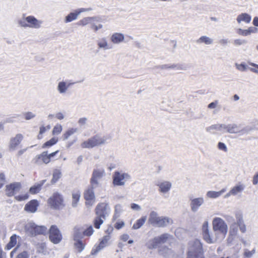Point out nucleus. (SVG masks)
<instances>
[{
    "mask_svg": "<svg viewBox=\"0 0 258 258\" xmlns=\"http://www.w3.org/2000/svg\"><path fill=\"white\" fill-rule=\"evenodd\" d=\"M202 230L203 235L210 231L209 229V222L207 220L204 222Z\"/></svg>",
    "mask_w": 258,
    "mask_h": 258,
    "instance_id": "obj_55",
    "label": "nucleus"
},
{
    "mask_svg": "<svg viewBox=\"0 0 258 258\" xmlns=\"http://www.w3.org/2000/svg\"><path fill=\"white\" fill-rule=\"evenodd\" d=\"M49 239L54 244L59 243L62 240V234L55 225H52L49 230Z\"/></svg>",
    "mask_w": 258,
    "mask_h": 258,
    "instance_id": "obj_12",
    "label": "nucleus"
},
{
    "mask_svg": "<svg viewBox=\"0 0 258 258\" xmlns=\"http://www.w3.org/2000/svg\"><path fill=\"white\" fill-rule=\"evenodd\" d=\"M122 211V207L121 205L118 204L115 206L114 217L118 218Z\"/></svg>",
    "mask_w": 258,
    "mask_h": 258,
    "instance_id": "obj_53",
    "label": "nucleus"
},
{
    "mask_svg": "<svg viewBox=\"0 0 258 258\" xmlns=\"http://www.w3.org/2000/svg\"><path fill=\"white\" fill-rule=\"evenodd\" d=\"M18 236L16 234H13L11 236L10 241L7 244L6 247L7 249L9 250L15 246L17 243V238Z\"/></svg>",
    "mask_w": 258,
    "mask_h": 258,
    "instance_id": "obj_40",
    "label": "nucleus"
},
{
    "mask_svg": "<svg viewBox=\"0 0 258 258\" xmlns=\"http://www.w3.org/2000/svg\"><path fill=\"white\" fill-rule=\"evenodd\" d=\"M58 142V139L56 137L51 138L48 141L45 142L42 146V148L49 147L55 145Z\"/></svg>",
    "mask_w": 258,
    "mask_h": 258,
    "instance_id": "obj_46",
    "label": "nucleus"
},
{
    "mask_svg": "<svg viewBox=\"0 0 258 258\" xmlns=\"http://www.w3.org/2000/svg\"><path fill=\"white\" fill-rule=\"evenodd\" d=\"M124 35L120 32H114L110 35V41L113 44H119L124 41Z\"/></svg>",
    "mask_w": 258,
    "mask_h": 258,
    "instance_id": "obj_21",
    "label": "nucleus"
},
{
    "mask_svg": "<svg viewBox=\"0 0 258 258\" xmlns=\"http://www.w3.org/2000/svg\"><path fill=\"white\" fill-rule=\"evenodd\" d=\"M97 45L99 49L103 50H109L111 48V45L109 43L106 37H102L97 41Z\"/></svg>",
    "mask_w": 258,
    "mask_h": 258,
    "instance_id": "obj_22",
    "label": "nucleus"
},
{
    "mask_svg": "<svg viewBox=\"0 0 258 258\" xmlns=\"http://www.w3.org/2000/svg\"><path fill=\"white\" fill-rule=\"evenodd\" d=\"M93 21H99V18L98 17H85L78 22V25L79 26H85L89 24L91 25Z\"/></svg>",
    "mask_w": 258,
    "mask_h": 258,
    "instance_id": "obj_27",
    "label": "nucleus"
},
{
    "mask_svg": "<svg viewBox=\"0 0 258 258\" xmlns=\"http://www.w3.org/2000/svg\"><path fill=\"white\" fill-rule=\"evenodd\" d=\"M105 220V219L103 218L96 216L94 220V225L96 229H99L101 225L103 223Z\"/></svg>",
    "mask_w": 258,
    "mask_h": 258,
    "instance_id": "obj_44",
    "label": "nucleus"
},
{
    "mask_svg": "<svg viewBox=\"0 0 258 258\" xmlns=\"http://www.w3.org/2000/svg\"><path fill=\"white\" fill-rule=\"evenodd\" d=\"M204 199L203 197L194 198L190 200V207L192 212H197L201 206L204 203Z\"/></svg>",
    "mask_w": 258,
    "mask_h": 258,
    "instance_id": "obj_18",
    "label": "nucleus"
},
{
    "mask_svg": "<svg viewBox=\"0 0 258 258\" xmlns=\"http://www.w3.org/2000/svg\"><path fill=\"white\" fill-rule=\"evenodd\" d=\"M226 188H222L218 191L214 190H209L207 192L206 196L207 198L209 199H217L219 198L224 192L226 191Z\"/></svg>",
    "mask_w": 258,
    "mask_h": 258,
    "instance_id": "obj_28",
    "label": "nucleus"
},
{
    "mask_svg": "<svg viewBox=\"0 0 258 258\" xmlns=\"http://www.w3.org/2000/svg\"><path fill=\"white\" fill-rule=\"evenodd\" d=\"M110 239L109 235H105L103 237L100 243L98 245H95L91 251V254L96 255L99 251L108 245V241Z\"/></svg>",
    "mask_w": 258,
    "mask_h": 258,
    "instance_id": "obj_17",
    "label": "nucleus"
},
{
    "mask_svg": "<svg viewBox=\"0 0 258 258\" xmlns=\"http://www.w3.org/2000/svg\"><path fill=\"white\" fill-rule=\"evenodd\" d=\"M62 130V127L60 124H56L53 127L52 130V134L53 135H57L59 134Z\"/></svg>",
    "mask_w": 258,
    "mask_h": 258,
    "instance_id": "obj_52",
    "label": "nucleus"
},
{
    "mask_svg": "<svg viewBox=\"0 0 258 258\" xmlns=\"http://www.w3.org/2000/svg\"><path fill=\"white\" fill-rule=\"evenodd\" d=\"M23 139L24 136L21 134H17L15 136L11 137L8 144L9 151H14L16 150Z\"/></svg>",
    "mask_w": 258,
    "mask_h": 258,
    "instance_id": "obj_13",
    "label": "nucleus"
},
{
    "mask_svg": "<svg viewBox=\"0 0 258 258\" xmlns=\"http://www.w3.org/2000/svg\"><path fill=\"white\" fill-rule=\"evenodd\" d=\"M218 148L219 150L223 151L224 152L227 151V148L226 145L222 143V142H219L218 144Z\"/></svg>",
    "mask_w": 258,
    "mask_h": 258,
    "instance_id": "obj_60",
    "label": "nucleus"
},
{
    "mask_svg": "<svg viewBox=\"0 0 258 258\" xmlns=\"http://www.w3.org/2000/svg\"><path fill=\"white\" fill-rule=\"evenodd\" d=\"M82 237V232L78 229L75 228L74 231L73 239L74 241L80 240Z\"/></svg>",
    "mask_w": 258,
    "mask_h": 258,
    "instance_id": "obj_48",
    "label": "nucleus"
},
{
    "mask_svg": "<svg viewBox=\"0 0 258 258\" xmlns=\"http://www.w3.org/2000/svg\"><path fill=\"white\" fill-rule=\"evenodd\" d=\"M220 131L222 132L228 133L229 124H219Z\"/></svg>",
    "mask_w": 258,
    "mask_h": 258,
    "instance_id": "obj_59",
    "label": "nucleus"
},
{
    "mask_svg": "<svg viewBox=\"0 0 258 258\" xmlns=\"http://www.w3.org/2000/svg\"><path fill=\"white\" fill-rule=\"evenodd\" d=\"M21 184L20 182H14L6 186V194L12 197L20 189Z\"/></svg>",
    "mask_w": 258,
    "mask_h": 258,
    "instance_id": "obj_20",
    "label": "nucleus"
},
{
    "mask_svg": "<svg viewBox=\"0 0 258 258\" xmlns=\"http://www.w3.org/2000/svg\"><path fill=\"white\" fill-rule=\"evenodd\" d=\"M131 208L132 210L136 211H140L142 210L141 207L140 205L135 203H132L131 205Z\"/></svg>",
    "mask_w": 258,
    "mask_h": 258,
    "instance_id": "obj_62",
    "label": "nucleus"
},
{
    "mask_svg": "<svg viewBox=\"0 0 258 258\" xmlns=\"http://www.w3.org/2000/svg\"><path fill=\"white\" fill-rule=\"evenodd\" d=\"M23 116L26 120H29L35 118L36 114L31 111H27L23 113Z\"/></svg>",
    "mask_w": 258,
    "mask_h": 258,
    "instance_id": "obj_51",
    "label": "nucleus"
},
{
    "mask_svg": "<svg viewBox=\"0 0 258 258\" xmlns=\"http://www.w3.org/2000/svg\"><path fill=\"white\" fill-rule=\"evenodd\" d=\"M247 43V41L242 39H236L233 40V44L235 46H239Z\"/></svg>",
    "mask_w": 258,
    "mask_h": 258,
    "instance_id": "obj_54",
    "label": "nucleus"
},
{
    "mask_svg": "<svg viewBox=\"0 0 258 258\" xmlns=\"http://www.w3.org/2000/svg\"><path fill=\"white\" fill-rule=\"evenodd\" d=\"M159 68L162 70L166 69H173L178 71H185L186 70V66L183 64L177 63L172 64H163L159 67Z\"/></svg>",
    "mask_w": 258,
    "mask_h": 258,
    "instance_id": "obj_24",
    "label": "nucleus"
},
{
    "mask_svg": "<svg viewBox=\"0 0 258 258\" xmlns=\"http://www.w3.org/2000/svg\"><path fill=\"white\" fill-rule=\"evenodd\" d=\"M38 159L45 164L48 163L50 160L47 152H43L38 157Z\"/></svg>",
    "mask_w": 258,
    "mask_h": 258,
    "instance_id": "obj_43",
    "label": "nucleus"
},
{
    "mask_svg": "<svg viewBox=\"0 0 258 258\" xmlns=\"http://www.w3.org/2000/svg\"><path fill=\"white\" fill-rule=\"evenodd\" d=\"M213 39L207 36H202L197 40L198 44H204L205 45H211L213 43Z\"/></svg>",
    "mask_w": 258,
    "mask_h": 258,
    "instance_id": "obj_35",
    "label": "nucleus"
},
{
    "mask_svg": "<svg viewBox=\"0 0 258 258\" xmlns=\"http://www.w3.org/2000/svg\"><path fill=\"white\" fill-rule=\"evenodd\" d=\"M147 220L146 216H143L139 219L137 220L133 226V229H138L140 228L145 223Z\"/></svg>",
    "mask_w": 258,
    "mask_h": 258,
    "instance_id": "obj_39",
    "label": "nucleus"
},
{
    "mask_svg": "<svg viewBox=\"0 0 258 258\" xmlns=\"http://www.w3.org/2000/svg\"><path fill=\"white\" fill-rule=\"evenodd\" d=\"M97 187H93L92 185H90L84 192V198L86 200V204H89L92 202L95 199V194L94 191V188H97Z\"/></svg>",
    "mask_w": 258,
    "mask_h": 258,
    "instance_id": "obj_23",
    "label": "nucleus"
},
{
    "mask_svg": "<svg viewBox=\"0 0 258 258\" xmlns=\"http://www.w3.org/2000/svg\"><path fill=\"white\" fill-rule=\"evenodd\" d=\"M81 197V191L79 190H75L72 192V203L73 207H76L78 205Z\"/></svg>",
    "mask_w": 258,
    "mask_h": 258,
    "instance_id": "obj_33",
    "label": "nucleus"
},
{
    "mask_svg": "<svg viewBox=\"0 0 258 258\" xmlns=\"http://www.w3.org/2000/svg\"><path fill=\"white\" fill-rule=\"evenodd\" d=\"M97 21H93L91 26V29L94 32H97L99 30L103 28V26L101 24H97L95 22H97Z\"/></svg>",
    "mask_w": 258,
    "mask_h": 258,
    "instance_id": "obj_49",
    "label": "nucleus"
},
{
    "mask_svg": "<svg viewBox=\"0 0 258 258\" xmlns=\"http://www.w3.org/2000/svg\"><path fill=\"white\" fill-rule=\"evenodd\" d=\"M38 205L39 204L37 200H31L25 205V210L27 212L34 213L36 211Z\"/></svg>",
    "mask_w": 258,
    "mask_h": 258,
    "instance_id": "obj_26",
    "label": "nucleus"
},
{
    "mask_svg": "<svg viewBox=\"0 0 258 258\" xmlns=\"http://www.w3.org/2000/svg\"><path fill=\"white\" fill-rule=\"evenodd\" d=\"M62 176L61 170L60 168L54 169L53 171L52 178L51 180L52 184L55 183Z\"/></svg>",
    "mask_w": 258,
    "mask_h": 258,
    "instance_id": "obj_34",
    "label": "nucleus"
},
{
    "mask_svg": "<svg viewBox=\"0 0 258 258\" xmlns=\"http://www.w3.org/2000/svg\"><path fill=\"white\" fill-rule=\"evenodd\" d=\"M158 245L170 242L173 239V237L170 234L165 233L158 236L155 237Z\"/></svg>",
    "mask_w": 258,
    "mask_h": 258,
    "instance_id": "obj_25",
    "label": "nucleus"
},
{
    "mask_svg": "<svg viewBox=\"0 0 258 258\" xmlns=\"http://www.w3.org/2000/svg\"><path fill=\"white\" fill-rule=\"evenodd\" d=\"M245 185L241 183H238L231 188V193L233 196H236L239 194H241L245 188Z\"/></svg>",
    "mask_w": 258,
    "mask_h": 258,
    "instance_id": "obj_30",
    "label": "nucleus"
},
{
    "mask_svg": "<svg viewBox=\"0 0 258 258\" xmlns=\"http://www.w3.org/2000/svg\"><path fill=\"white\" fill-rule=\"evenodd\" d=\"M235 66L237 70L241 72H243L246 71L248 70V68L247 65L244 62H242L240 63H235Z\"/></svg>",
    "mask_w": 258,
    "mask_h": 258,
    "instance_id": "obj_42",
    "label": "nucleus"
},
{
    "mask_svg": "<svg viewBox=\"0 0 258 258\" xmlns=\"http://www.w3.org/2000/svg\"><path fill=\"white\" fill-rule=\"evenodd\" d=\"M248 35L251 34H255L258 32V29L255 27H249L248 28Z\"/></svg>",
    "mask_w": 258,
    "mask_h": 258,
    "instance_id": "obj_61",
    "label": "nucleus"
},
{
    "mask_svg": "<svg viewBox=\"0 0 258 258\" xmlns=\"http://www.w3.org/2000/svg\"><path fill=\"white\" fill-rule=\"evenodd\" d=\"M206 131L212 134L214 133V131H220L219 124H215L206 128Z\"/></svg>",
    "mask_w": 258,
    "mask_h": 258,
    "instance_id": "obj_47",
    "label": "nucleus"
},
{
    "mask_svg": "<svg viewBox=\"0 0 258 258\" xmlns=\"http://www.w3.org/2000/svg\"><path fill=\"white\" fill-rule=\"evenodd\" d=\"M187 258H205L202 244L199 239H195L189 242Z\"/></svg>",
    "mask_w": 258,
    "mask_h": 258,
    "instance_id": "obj_4",
    "label": "nucleus"
},
{
    "mask_svg": "<svg viewBox=\"0 0 258 258\" xmlns=\"http://www.w3.org/2000/svg\"><path fill=\"white\" fill-rule=\"evenodd\" d=\"M237 33L241 36H248V29H242L238 28L236 30Z\"/></svg>",
    "mask_w": 258,
    "mask_h": 258,
    "instance_id": "obj_56",
    "label": "nucleus"
},
{
    "mask_svg": "<svg viewBox=\"0 0 258 258\" xmlns=\"http://www.w3.org/2000/svg\"><path fill=\"white\" fill-rule=\"evenodd\" d=\"M111 209L107 203H101L97 205L95 208L96 216L106 219L110 214Z\"/></svg>",
    "mask_w": 258,
    "mask_h": 258,
    "instance_id": "obj_10",
    "label": "nucleus"
},
{
    "mask_svg": "<svg viewBox=\"0 0 258 258\" xmlns=\"http://www.w3.org/2000/svg\"><path fill=\"white\" fill-rule=\"evenodd\" d=\"M248 64L252 67H249L248 70L251 72L258 74V64L252 62H248Z\"/></svg>",
    "mask_w": 258,
    "mask_h": 258,
    "instance_id": "obj_50",
    "label": "nucleus"
},
{
    "mask_svg": "<svg viewBox=\"0 0 258 258\" xmlns=\"http://www.w3.org/2000/svg\"><path fill=\"white\" fill-rule=\"evenodd\" d=\"M47 232V229L45 226L36 225L35 236L37 234H45Z\"/></svg>",
    "mask_w": 258,
    "mask_h": 258,
    "instance_id": "obj_41",
    "label": "nucleus"
},
{
    "mask_svg": "<svg viewBox=\"0 0 258 258\" xmlns=\"http://www.w3.org/2000/svg\"><path fill=\"white\" fill-rule=\"evenodd\" d=\"M236 222H233L230 225L229 235L227 239V243H231L237 235L238 227L241 233H244L246 231V226L244 223L242 214L240 212L235 214Z\"/></svg>",
    "mask_w": 258,
    "mask_h": 258,
    "instance_id": "obj_1",
    "label": "nucleus"
},
{
    "mask_svg": "<svg viewBox=\"0 0 258 258\" xmlns=\"http://www.w3.org/2000/svg\"><path fill=\"white\" fill-rule=\"evenodd\" d=\"M113 183L116 186H123L125 182L131 179V175L122 171H115L113 175Z\"/></svg>",
    "mask_w": 258,
    "mask_h": 258,
    "instance_id": "obj_8",
    "label": "nucleus"
},
{
    "mask_svg": "<svg viewBox=\"0 0 258 258\" xmlns=\"http://www.w3.org/2000/svg\"><path fill=\"white\" fill-rule=\"evenodd\" d=\"M93 232L94 229L92 226H90L83 232V234L85 236H90L93 234Z\"/></svg>",
    "mask_w": 258,
    "mask_h": 258,
    "instance_id": "obj_57",
    "label": "nucleus"
},
{
    "mask_svg": "<svg viewBox=\"0 0 258 258\" xmlns=\"http://www.w3.org/2000/svg\"><path fill=\"white\" fill-rule=\"evenodd\" d=\"M75 241L74 245L76 249L79 252H82L85 248V244H84L81 240Z\"/></svg>",
    "mask_w": 258,
    "mask_h": 258,
    "instance_id": "obj_45",
    "label": "nucleus"
},
{
    "mask_svg": "<svg viewBox=\"0 0 258 258\" xmlns=\"http://www.w3.org/2000/svg\"><path fill=\"white\" fill-rule=\"evenodd\" d=\"M45 180H42L40 183H37V184H35L33 185V186L31 187L29 191L32 194H35L40 191V190L41 189L42 186L44 183Z\"/></svg>",
    "mask_w": 258,
    "mask_h": 258,
    "instance_id": "obj_38",
    "label": "nucleus"
},
{
    "mask_svg": "<svg viewBox=\"0 0 258 258\" xmlns=\"http://www.w3.org/2000/svg\"><path fill=\"white\" fill-rule=\"evenodd\" d=\"M204 240L209 244L216 243L218 241H221L224 239L220 236L218 233L214 232L212 234L209 232L203 235Z\"/></svg>",
    "mask_w": 258,
    "mask_h": 258,
    "instance_id": "obj_16",
    "label": "nucleus"
},
{
    "mask_svg": "<svg viewBox=\"0 0 258 258\" xmlns=\"http://www.w3.org/2000/svg\"><path fill=\"white\" fill-rule=\"evenodd\" d=\"M92 10L91 8H81L77 9L66 16L64 18V21L66 23H68L76 20L82 13L90 12L92 11Z\"/></svg>",
    "mask_w": 258,
    "mask_h": 258,
    "instance_id": "obj_11",
    "label": "nucleus"
},
{
    "mask_svg": "<svg viewBox=\"0 0 258 258\" xmlns=\"http://www.w3.org/2000/svg\"><path fill=\"white\" fill-rule=\"evenodd\" d=\"M149 224L158 227H165L173 223L171 218L166 216H159L155 211L150 212L148 220Z\"/></svg>",
    "mask_w": 258,
    "mask_h": 258,
    "instance_id": "obj_3",
    "label": "nucleus"
},
{
    "mask_svg": "<svg viewBox=\"0 0 258 258\" xmlns=\"http://www.w3.org/2000/svg\"><path fill=\"white\" fill-rule=\"evenodd\" d=\"M29 198V195L27 194H25L24 195H19L15 197V199L16 200L18 201H25L28 199Z\"/></svg>",
    "mask_w": 258,
    "mask_h": 258,
    "instance_id": "obj_58",
    "label": "nucleus"
},
{
    "mask_svg": "<svg viewBox=\"0 0 258 258\" xmlns=\"http://www.w3.org/2000/svg\"><path fill=\"white\" fill-rule=\"evenodd\" d=\"M78 132V128H69L62 135L63 140H67L69 137Z\"/></svg>",
    "mask_w": 258,
    "mask_h": 258,
    "instance_id": "obj_37",
    "label": "nucleus"
},
{
    "mask_svg": "<svg viewBox=\"0 0 258 258\" xmlns=\"http://www.w3.org/2000/svg\"><path fill=\"white\" fill-rule=\"evenodd\" d=\"M36 224L33 222H29L25 226V230L27 233L31 235L35 236Z\"/></svg>",
    "mask_w": 258,
    "mask_h": 258,
    "instance_id": "obj_36",
    "label": "nucleus"
},
{
    "mask_svg": "<svg viewBox=\"0 0 258 258\" xmlns=\"http://www.w3.org/2000/svg\"><path fill=\"white\" fill-rule=\"evenodd\" d=\"M213 230L214 232L225 238L228 232V225L225 221L220 217H215L212 220Z\"/></svg>",
    "mask_w": 258,
    "mask_h": 258,
    "instance_id": "obj_6",
    "label": "nucleus"
},
{
    "mask_svg": "<svg viewBox=\"0 0 258 258\" xmlns=\"http://www.w3.org/2000/svg\"><path fill=\"white\" fill-rule=\"evenodd\" d=\"M251 20V17L250 15L245 13H241L238 15L236 18V21L238 24H240L242 22L246 24H249Z\"/></svg>",
    "mask_w": 258,
    "mask_h": 258,
    "instance_id": "obj_29",
    "label": "nucleus"
},
{
    "mask_svg": "<svg viewBox=\"0 0 258 258\" xmlns=\"http://www.w3.org/2000/svg\"><path fill=\"white\" fill-rule=\"evenodd\" d=\"M251 130L249 126H245L242 129L236 124H229L228 133L230 134H239V135L247 134Z\"/></svg>",
    "mask_w": 258,
    "mask_h": 258,
    "instance_id": "obj_14",
    "label": "nucleus"
},
{
    "mask_svg": "<svg viewBox=\"0 0 258 258\" xmlns=\"http://www.w3.org/2000/svg\"><path fill=\"white\" fill-rule=\"evenodd\" d=\"M145 246L149 250L156 249L159 247L155 237L148 240L146 242Z\"/></svg>",
    "mask_w": 258,
    "mask_h": 258,
    "instance_id": "obj_32",
    "label": "nucleus"
},
{
    "mask_svg": "<svg viewBox=\"0 0 258 258\" xmlns=\"http://www.w3.org/2000/svg\"><path fill=\"white\" fill-rule=\"evenodd\" d=\"M111 137L110 135L101 136L99 135H95L81 144L83 148H92L107 143L110 141Z\"/></svg>",
    "mask_w": 258,
    "mask_h": 258,
    "instance_id": "obj_5",
    "label": "nucleus"
},
{
    "mask_svg": "<svg viewBox=\"0 0 258 258\" xmlns=\"http://www.w3.org/2000/svg\"><path fill=\"white\" fill-rule=\"evenodd\" d=\"M218 100H216L214 102H212L211 103H210L208 105V108L209 109H214V108H215L217 107L218 106Z\"/></svg>",
    "mask_w": 258,
    "mask_h": 258,
    "instance_id": "obj_64",
    "label": "nucleus"
},
{
    "mask_svg": "<svg viewBox=\"0 0 258 258\" xmlns=\"http://www.w3.org/2000/svg\"><path fill=\"white\" fill-rule=\"evenodd\" d=\"M17 24L21 28L39 29L42 27L43 21L37 19L33 15H22V17L18 20Z\"/></svg>",
    "mask_w": 258,
    "mask_h": 258,
    "instance_id": "obj_2",
    "label": "nucleus"
},
{
    "mask_svg": "<svg viewBox=\"0 0 258 258\" xmlns=\"http://www.w3.org/2000/svg\"><path fill=\"white\" fill-rule=\"evenodd\" d=\"M29 255L27 252L26 251H23L19 254H18L16 258H28Z\"/></svg>",
    "mask_w": 258,
    "mask_h": 258,
    "instance_id": "obj_63",
    "label": "nucleus"
},
{
    "mask_svg": "<svg viewBox=\"0 0 258 258\" xmlns=\"http://www.w3.org/2000/svg\"><path fill=\"white\" fill-rule=\"evenodd\" d=\"M48 205L53 209L58 210L64 206L63 196L58 192H54L48 199Z\"/></svg>",
    "mask_w": 258,
    "mask_h": 258,
    "instance_id": "obj_7",
    "label": "nucleus"
},
{
    "mask_svg": "<svg viewBox=\"0 0 258 258\" xmlns=\"http://www.w3.org/2000/svg\"><path fill=\"white\" fill-rule=\"evenodd\" d=\"M105 175V170L103 167H97L93 171L90 179V184L93 187L100 186L99 180Z\"/></svg>",
    "mask_w": 258,
    "mask_h": 258,
    "instance_id": "obj_9",
    "label": "nucleus"
},
{
    "mask_svg": "<svg viewBox=\"0 0 258 258\" xmlns=\"http://www.w3.org/2000/svg\"><path fill=\"white\" fill-rule=\"evenodd\" d=\"M159 253L166 258H169L172 254L171 249L165 246H161L158 248Z\"/></svg>",
    "mask_w": 258,
    "mask_h": 258,
    "instance_id": "obj_31",
    "label": "nucleus"
},
{
    "mask_svg": "<svg viewBox=\"0 0 258 258\" xmlns=\"http://www.w3.org/2000/svg\"><path fill=\"white\" fill-rule=\"evenodd\" d=\"M155 185L158 187V191L162 194H168L172 187V183L168 180L157 181Z\"/></svg>",
    "mask_w": 258,
    "mask_h": 258,
    "instance_id": "obj_15",
    "label": "nucleus"
},
{
    "mask_svg": "<svg viewBox=\"0 0 258 258\" xmlns=\"http://www.w3.org/2000/svg\"><path fill=\"white\" fill-rule=\"evenodd\" d=\"M73 84H74L73 83H70L67 80L61 81L57 84V91L60 94H65L68 92L70 86Z\"/></svg>",
    "mask_w": 258,
    "mask_h": 258,
    "instance_id": "obj_19",
    "label": "nucleus"
}]
</instances>
